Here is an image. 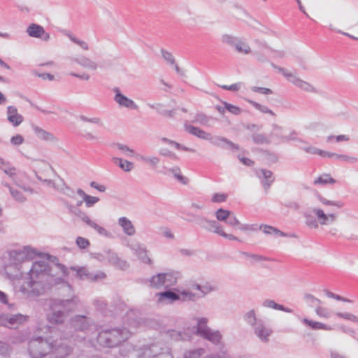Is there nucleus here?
I'll return each mask as SVG.
<instances>
[{"mask_svg":"<svg viewBox=\"0 0 358 358\" xmlns=\"http://www.w3.org/2000/svg\"><path fill=\"white\" fill-rule=\"evenodd\" d=\"M234 48L237 52L241 55H247L252 52V50L249 44L240 38H238L236 44H235Z\"/></svg>","mask_w":358,"mask_h":358,"instance_id":"obj_42","label":"nucleus"},{"mask_svg":"<svg viewBox=\"0 0 358 358\" xmlns=\"http://www.w3.org/2000/svg\"><path fill=\"white\" fill-rule=\"evenodd\" d=\"M40 253L34 248L27 245L21 249L15 250L9 253V257L15 262H22L26 260L33 259Z\"/></svg>","mask_w":358,"mask_h":358,"instance_id":"obj_12","label":"nucleus"},{"mask_svg":"<svg viewBox=\"0 0 358 358\" xmlns=\"http://www.w3.org/2000/svg\"><path fill=\"white\" fill-rule=\"evenodd\" d=\"M303 299L308 306L315 308L322 303L320 299L310 294H306L303 296Z\"/></svg>","mask_w":358,"mask_h":358,"instance_id":"obj_50","label":"nucleus"},{"mask_svg":"<svg viewBox=\"0 0 358 358\" xmlns=\"http://www.w3.org/2000/svg\"><path fill=\"white\" fill-rule=\"evenodd\" d=\"M162 292L157 293L155 298L157 303L161 305L171 304L176 301H179L178 296L176 291H173L169 289Z\"/></svg>","mask_w":358,"mask_h":358,"instance_id":"obj_24","label":"nucleus"},{"mask_svg":"<svg viewBox=\"0 0 358 358\" xmlns=\"http://www.w3.org/2000/svg\"><path fill=\"white\" fill-rule=\"evenodd\" d=\"M225 223L232 228H235L240 225V222L234 213H231Z\"/></svg>","mask_w":358,"mask_h":358,"instance_id":"obj_60","label":"nucleus"},{"mask_svg":"<svg viewBox=\"0 0 358 358\" xmlns=\"http://www.w3.org/2000/svg\"><path fill=\"white\" fill-rule=\"evenodd\" d=\"M208 141L214 145L223 148H229L231 150H238L239 146L227 138L222 136H212L210 135Z\"/></svg>","mask_w":358,"mask_h":358,"instance_id":"obj_26","label":"nucleus"},{"mask_svg":"<svg viewBox=\"0 0 358 358\" xmlns=\"http://www.w3.org/2000/svg\"><path fill=\"white\" fill-rule=\"evenodd\" d=\"M114 148L119 150L121 154L127 157H131L135 155L134 150L130 148L129 146L122 143H116L114 145Z\"/></svg>","mask_w":358,"mask_h":358,"instance_id":"obj_47","label":"nucleus"},{"mask_svg":"<svg viewBox=\"0 0 358 358\" xmlns=\"http://www.w3.org/2000/svg\"><path fill=\"white\" fill-rule=\"evenodd\" d=\"M106 261L108 264L118 267L121 269H126L128 268V263L120 259L117 254L110 250H106Z\"/></svg>","mask_w":358,"mask_h":358,"instance_id":"obj_27","label":"nucleus"},{"mask_svg":"<svg viewBox=\"0 0 358 358\" xmlns=\"http://www.w3.org/2000/svg\"><path fill=\"white\" fill-rule=\"evenodd\" d=\"M192 288L199 292L196 294L199 295V299L203 298L210 293L219 290V287L217 283L212 281H206L203 285H201L192 280Z\"/></svg>","mask_w":358,"mask_h":358,"instance_id":"obj_20","label":"nucleus"},{"mask_svg":"<svg viewBox=\"0 0 358 358\" xmlns=\"http://www.w3.org/2000/svg\"><path fill=\"white\" fill-rule=\"evenodd\" d=\"M257 176L262 179V184L265 189H268L274 181L273 173L269 170L261 169L257 172Z\"/></svg>","mask_w":358,"mask_h":358,"instance_id":"obj_34","label":"nucleus"},{"mask_svg":"<svg viewBox=\"0 0 358 358\" xmlns=\"http://www.w3.org/2000/svg\"><path fill=\"white\" fill-rule=\"evenodd\" d=\"M194 320L196 322L195 326L187 327L183 331L171 330L169 332L170 336L176 341H190L194 335L203 337L210 329L208 326V319L204 317H196Z\"/></svg>","mask_w":358,"mask_h":358,"instance_id":"obj_6","label":"nucleus"},{"mask_svg":"<svg viewBox=\"0 0 358 358\" xmlns=\"http://www.w3.org/2000/svg\"><path fill=\"white\" fill-rule=\"evenodd\" d=\"M65 34L72 42L77 44L82 50L85 51L89 50V44L86 41L78 38L69 32H66Z\"/></svg>","mask_w":358,"mask_h":358,"instance_id":"obj_49","label":"nucleus"},{"mask_svg":"<svg viewBox=\"0 0 358 358\" xmlns=\"http://www.w3.org/2000/svg\"><path fill=\"white\" fill-rule=\"evenodd\" d=\"M243 320L248 325L254 327L259 319H257L255 310L251 309L243 315Z\"/></svg>","mask_w":358,"mask_h":358,"instance_id":"obj_45","label":"nucleus"},{"mask_svg":"<svg viewBox=\"0 0 358 358\" xmlns=\"http://www.w3.org/2000/svg\"><path fill=\"white\" fill-rule=\"evenodd\" d=\"M252 139L256 144H268L271 143V141L262 134H253Z\"/></svg>","mask_w":358,"mask_h":358,"instance_id":"obj_57","label":"nucleus"},{"mask_svg":"<svg viewBox=\"0 0 358 358\" xmlns=\"http://www.w3.org/2000/svg\"><path fill=\"white\" fill-rule=\"evenodd\" d=\"M177 292L179 301L182 302H194L199 299V295L194 292V289L192 288V280L185 287H178L175 289Z\"/></svg>","mask_w":358,"mask_h":358,"instance_id":"obj_19","label":"nucleus"},{"mask_svg":"<svg viewBox=\"0 0 358 358\" xmlns=\"http://www.w3.org/2000/svg\"><path fill=\"white\" fill-rule=\"evenodd\" d=\"M127 246L143 263L146 264H152V260L148 255V251L143 243L138 241H132L128 243Z\"/></svg>","mask_w":358,"mask_h":358,"instance_id":"obj_17","label":"nucleus"},{"mask_svg":"<svg viewBox=\"0 0 358 358\" xmlns=\"http://www.w3.org/2000/svg\"><path fill=\"white\" fill-rule=\"evenodd\" d=\"M300 148L305 151L306 153L312 155H318L323 157L324 155H327L326 151L320 150L312 145L301 146Z\"/></svg>","mask_w":358,"mask_h":358,"instance_id":"obj_53","label":"nucleus"},{"mask_svg":"<svg viewBox=\"0 0 358 358\" xmlns=\"http://www.w3.org/2000/svg\"><path fill=\"white\" fill-rule=\"evenodd\" d=\"M73 60L76 64L88 70L96 71L98 69L97 63L86 56L79 55Z\"/></svg>","mask_w":358,"mask_h":358,"instance_id":"obj_30","label":"nucleus"},{"mask_svg":"<svg viewBox=\"0 0 358 358\" xmlns=\"http://www.w3.org/2000/svg\"><path fill=\"white\" fill-rule=\"evenodd\" d=\"M336 180L331 177L329 174H323L317 178L315 181V185H324L327 184H334Z\"/></svg>","mask_w":358,"mask_h":358,"instance_id":"obj_52","label":"nucleus"},{"mask_svg":"<svg viewBox=\"0 0 358 358\" xmlns=\"http://www.w3.org/2000/svg\"><path fill=\"white\" fill-rule=\"evenodd\" d=\"M335 315L338 318H342L358 324V317L351 313L336 312Z\"/></svg>","mask_w":358,"mask_h":358,"instance_id":"obj_55","label":"nucleus"},{"mask_svg":"<svg viewBox=\"0 0 358 358\" xmlns=\"http://www.w3.org/2000/svg\"><path fill=\"white\" fill-rule=\"evenodd\" d=\"M205 353L203 348H195L188 350L184 352L182 358H201ZM203 358H215L213 355H209Z\"/></svg>","mask_w":358,"mask_h":358,"instance_id":"obj_35","label":"nucleus"},{"mask_svg":"<svg viewBox=\"0 0 358 358\" xmlns=\"http://www.w3.org/2000/svg\"><path fill=\"white\" fill-rule=\"evenodd\" d=\"M254 334L263 343H268L273 334L272 328L264 320H259L256 325L252 327Z\"/></svg>","mask_w":358,"mask_h":358,"instance_id":"obj_15","label":"nucleus"},{"mask_svg":"<svg viewBox=\"0 0 358 358\" xmlns=\"http://www.w3.org/2000/svg\"><path fill=\"white\" fill-rule=\"evenodd\" d=\"M247 101L261 113L269 114L273 117H275V113L273 110L269 109L266 106L262 105L250 99H247Z\"/></svg>","mask_w":358,"mask_h":358,"instance_id":"obj_48","label":"nucleus"},{"mask_svg":"<svg viewBox=\"0 0 358 358\" xmlns=\"http://www.w3.org/2000/svg\"><path fill=\"white\" fill-rule=\"evenodd\" d=\"M316 197L317 201L324 206H334L337 208H341L344 206L343 202L341 201L329 200L320 194H317Z\"/></svg>","mask_w":358,"mask_h":358,"instance_id":"obj_41","label":"nucleus"},{"mask_svg":"<svg viewBox=\"0 0 358 358\" xmlns=\"http://www.w3.org/2000/svg\"><path fill=\"white\" fill-rule=\"evenodd\" d=\"M50 313L47 316L48 321L54 324H61L65 321L67 315L65 312L56 306L51 301L50 303Z\"/></svg>","mask_w":358,"mask_h":358,"instance_id":"obj_22","label":"nucleus"},{"mask_svg":"<svg viewBox=\"0 0 358 358\" xmlns=\"http://www.w3.org/2000/svg\"><path fill=\"white\" fill-rule=\"evenodd\" d=\"M136 157L138 160L144 162L152 168H155L159 163V159L155 156L148 157L142 155H136Z\"/></svg>","mask_w":358,"mask_h":358,"instance_id":"obj_44","label":"nucleus"},{"mask_svg":"<svg viewBox=\"0 0 358 358\" xmlns=\"http://www.w3.org/2000/svg\"><path fill=\"white\" fill-rule=\"evenodd\" d=\"M113 162L125 172H130L134 168L132 162L120 157H113Z\"/></svg>","mask_w":358,"mask_h":358,"instance_id":"obj_38","label":"nucleus"},{"mask_svg":"<svg viewBox=\"0 0 358 358\" xmlns=\"http://www.w3.org/2000/svg\"><path fill=\"white\" fill-rule=\"evenodd\" d=\"M202 338L209 341L214 344H218L220 343L222 335L219 331H215L210 329L209 331H208Z\"/></svg>","mask_w":358,"mask_h":358,"instance_id":"obj_40","label":"nucleus"},{"mask_svg":"<svg viewBox=\"0 0 358 358\" xmlns=\"http://www.w3.org/2000/svg\"><path fill=\"white\" fill-rule=\"evenodd\" d=\"M50 172H52L55 175L58 176L52 166L45 162L38 161L37 164V171H34L36 178L46 185L43 180H48L45 177L49 176Z\"/></svg>","mask_w":358,"mask_h":358,"instance_id":"obj_23","label":"nucleus"},{"mask_svg":"<svg viewBox=\"0 0 358 358\" xmlns=\"http://www.w3.org/2000/svg\"><path fill=\"white\" fill-rule=\"evenodd\" d=\"M70 324L76 331L85 332L94 325V321L83 315H76L70 320Z\"/></svg>","mask_w":358,"mask_h":358,"instance_id":"obj_16","label":"nucleus"},{"mask_svg":"<svg viewBox=\"0 0 358 358\" xmlns=\"http://www.w3.org/2000/svg\"><path fill=\"white\" fill-rule=\"evenodd\" d=\"M315 313L320 318L329 319L331 317V311L321 305L315 308Z\"/></svg>","mask_w":358,"mask_h":358,"instance_id":"obj_51","label":"nucleus"},{"mask_svg":"<svg viewBox=\"0 0 358 358\" xmlns=\"http://www.w3.org/2000/svg\"><path fill=\"white\" fill-rule=\"evenodd\" d=\"M169 173H171L175 178L184 185H187L189 182V179L181 174V171L178 166L167 169Z\"/></svg>","mask_w":358,"mask_h":358,"instance_id":"obj_46","label":"nucleus"},{"mask_svg":"<svg viewBox=\"0 0 358 358\" xmlns=\"http://www.w3.org/2000/svg\"><path fill=\"white\" fill-rule=\"evenodd\" d=\"M260 229L262 231L268 235H274L275 236H283V237H296L294 234H285L275 227L269 225H261Z\"/></svg>","mask_w":358,"mask_h":358,"instance_id":"obj_33","label":"nucleus"},{"mask_svg":"<svg viewBox=\"0 0 358 358\" xmlns=\"http://www.w3.org/2000/svg\"><path fill=\"white\" fill-rule=\"evenodd\" d=\"M62 273L67 276L69 273V270L76 273L75 276L80 280H87L91 282H96L104 280L106 275L101 271H92L87 266H73L69 268L64 265L59 266Z\"/></svg>","mask_w":358,"mask_h":358,"instance_id":"obj_8","label":"nucleus"},{"mask_svg":"<svg viewBox=\"0 0 358 358\" xmlns=\"http://www.w3.org/2000/svg\"><path fill=\"white\" fill-rule=\"evenodd\" d=\"M26 33L31 38H38L45 42H48L50 39V34L46 32L45 29L38 24H30L27 27Z\"/></svg>","mask_w":358,"mask_h":358,"instance_id":"obj_21","label":"nucleus"},{"mask_svg":"<svg viewBox=\"0 0 358 358\" xmlns=\"http://www.w3.org/2000/svg\"><path fill=\"white\" fill-rule=\"evenodd\" d=\"M76 242L80 249H85L90 245L89 240L83 237H78Z\"/></svg>","mask_w":358,"mask_h":358,"instance_id":"obj_63","label":"nucleus"},{"mask_svg":"<svg viewBox=\"0 0 358 358\" xmlns=\"http://www.w3.org/2000/svg\"><path fill=\"white\" fill-rule=\"evenodd\" d=\"M306 224L310 229H316L321 226L334 224L338 220L336 213H326L324 210L319 206L310 208L304 215Z\"/></svg>","mask_w":358,"mask_h":358,"instance_id":"obj_3","label":"nucleus"},{"mask_svg":"<svg viewBox=\"0 0 358 358\" xmlns=\"http://www.w3.org/2000/svg\"><path fill=\"white\" fill-rule=\"evenodd\" d=\"M232 213L233 212L228 210H225L223 208H219L215 212V217L218 221L225 222L227 220V219L229 218V217H230V215H231Z\"/></svg>","mask_w":358,"mask_h":358,"instance_id":"obj_56","label":"nucleus"},{"mask_svg":"<svg viewBox=\"0 0 358 358\" xmlns=\"http://www.w3.org/2000/svg\"><path fill=\"white\" fill-rule=\"evenodd\" d=\"M134 354L136 358H174L170 347L162 342L136 347Z\"/></svg>","mask_w":358,"mask_h":358,"instance_id":"obj_4","label":"nucleus"},{"mask_svg":"<svg viewBox=\"0 0 358 358\" xmlns=\"http://www.w3.org/2000/svg\"><path fill=\"white\" fill-rule=\"evenodd\" d=\"M179 278V273L176 271L159 273L152 276L148 280L149 286L155 289H169L176 285Z\"/></svg>","mask_w":358,"mask_h":358,"instance_id":"obj_9","label":"nucleus"},{"mask_svg":"<svg viewBox=\"0 0 358 358\" xmlns=\"http://www.w3.org/2000/svg\"><path fill=\"white\" fill-rule=\"evenodd\" d=\"M29 317L23 314L6 313L0 315V326L15 329L20 325L26 323Z\"/></svg>","mask_w":358,"mask_h":358,"instance_id":"obj_11","label":"nucleus"},{"mask_svg":"<svg viewBox=\"0 0 358 358\" xmlns=\"http://www.w3.org/2000/svg\"><path fill=\"white\" fill-rule=\"evenodd\" d=\"M117 223L122 228L124 234L129 236L135 235V227L129 219L126 217H120L118 218Z\"/></svg>","mask_w":358,"mask_h":358,"instance_id":"obj_31","label":"nucleus"},{"mask_svg":"<svg viewBox=\"0 0 358 358\" xmlns=\"http://www.w3.org/2000/svg\"><path fill=\"white\" fill-rule=\"evenodd\" d=\"M57 180H43V181L46 183L48 187H51L55 191L69 198L73 199L75 197L74 190L68 186L64 179L59 176H57Z\"/></svg>","mask_w":358,"mask_h":358,"instance_id":"obj_14","label":"nucleus"},{"mask_svg":"<svg viewBox=\"0 0 358 358\" xmlns=\"http://www.w3.org/2000/svg\"><path fill=\"white\" fill-rule=\"evenodd\" d=\"M32 129L38 138L41 141H48V142H54L56 141L57 138L53 135V134L44 130L41 127L37 125H32Z\"/></svg>","mask_w":358,"mask_h":358,"instance_id":"obj_32","label":"nucleus"},{"mask_svg":"<svg viewBox=\"0 0 358 358\" xmlns=\"http://www.w3.org/2000/svg\"><path fill=\"white\" fill-rule=\"evenodd\" d=\"M113 92H115L114 101L119 106L134 110L138 108L136 103L133 100L122 94L118 87H115Z\"/></svg>","mask_w":358,"mask_h":358,"instance_id":"obj_25","label":"nucleus"},{"mask_svg":"<svg viewBox=\"0 0 358 358\" xmlns=\"http://www.w3.org/2000/svg\"><path fill=\"white\" fill-rule=\"evenodd\" d=\"M28 351L33 358H41L50 352V358H67L73 351L67 337L60 333L43 338L36 337L29 342Z\"/></svg>","mask_w":358,"mask_h":358,"instance_id":"obj_2","label":"nucleus"},{"mask_svg":"<svg viewBox=\"0 0 358 358\" xmlns=\"http://www.w3.org/2000/svg\"><path fill=\"white\" fill-rule=\"evenodd\" d=\"M132 332L127 328H115L101 331L98 336L99 343L106 347L115 348L127 341Z\"/></svg>","mask_w":358,"mask_h":358,"instance_id":"obj_5","label":"nucleus"},{"mask_svg":"<svg viewBox=\"0 0 358 358\" xmlns=\"http://www.w3.org/2000/svg\"><path fill=\"white\" fill-rule=\"evenodd\" d=\"M185 129L189 134L203 140H207L210 138V134L206 132L199 127H196L192 125H185Z\"/></svg>","mask_w":358,"mask_h":358,"instance_id":"obj_36","label":"nucleus"},{"mask_svg":"<svg viewBox=\"0 0 358 358\" xmlns=\"http://www.w3.org/2000/svg\"><path fill=\"white\" fill-rule=\"evenodd\" d=\"M77 194L83 198L85 206L87 208L92 207L99 201L98 197L88 195L82 189L80 188L77 189Z\"/></svg>","mask_w":358,"mask_h":358,"instance_id":"obj_39","label":"nucleus"},{"mask_svg":"<svg viewBox=\"0 0 358 358\" xmlns=\"http://www.w3.org/2000/svg\"><path fill=\"white\" fill-rule=\"evenodd\" d=\"M326 154L324 155V157H328V158H335L336 159H341L343 162H346L348 163H355L357 162V159L356 157L346 155H338L334 152H329L326 151Z\"/></svg>","mask_w":358,"mask_h":358,"instance_id":"obj_43","label":"nucleus"},{"mask_svg":"<svg viewBox=\"0 0 358 358\" xmlns=\"http://www.w3.org/2000/svg\"><path fill=\"white\" fill-rule=\"evenodd\" d=\"M271 66L277 69L280 73L282 74L284 77L286 78V79L292 83L294 85H295L296 87L301 89V90H303L306 92L308 93H313V94H317L318 90L311 83L303 80V79L300 78L299 77L296 76L294 73H292L289 70L280 67L274 64L273 63H271Z\"/></svg>","mask_w":358,"mask_h":358,"instance_id":"obj_10","label":"nucleus"},{"mask_svg":"<svg viewBox=\"0 0 358 358\" xmlns=\"http://www.w3.org/2000/svg\"><path fill=\"white\" fill-rule=\"evenodd\" d=\"M301 321L304 324L310 327L312 329H314V330H319V329H322V330H325V331L332 330V327L331 326H329L327 324H325L320 322L313 321L311 320H308L307 318H303L301 320Z\"/></svg>","mask_w":358,"mask_h":358,"instance_id":"obj_37","label":"nucleus"},{"mask_svg":"<svg viewBox=\"0 0 358 358\" xmlns=\"http://www.w3.org/2000/svg\"><path fill=\"white\" fill-rule=\"evenodd\" d=\"M24 141V137L20 134H16L11 137L10 142L12 145L17 146L22 145Z\"/></svg>","mask_w":358,"mask_h":358,"instance_id":"obj_61","label":"nucleus"},{"mask_svg":"<svg viewBox=\"0 0 358 358\" xmlns=\"http://www.w3.org/2000/svg\"><path fill=\"white\" fill-rule=\"evenodd\" d=\"M213 120L212 117H208L203 113H197L194 117V122L203 126H210V121Z\"/></svg>","mask_w":358,"mask_h":358,"instance_id":"obj_54","label":"nucleus"},{"mask_svg":"<svg viewBox=\"0 0 358 358\" xmlns=\"http://www.w3.org/2000/svg\"><path fill=\"white\" fill-rule=\"evenodd\" d=\"M6 116L7 120L15 127H18L24 121V117L14 106L7 107Z\"/></svg>","mask_w":358,"mask_h":358,"instance_id":"obj_28","label":"nucleus"},{"mask_svg":"<svg viewBox=\"0 0 358 358\" xmlns=\"http://www.w3.org/2000/svg\"><path fill=\"white\" fill-rule=\"evenodd\" d=\"M162 57L163 58L170 64H175V58L173 57V55L166 51V50H162Z\"/></svg>","mask_w":358,"mask_h":358,"instance_id":"obj_64","label":"nucleus"},{"mask_svg":"<svg viewBox=\"0 0 358 358\" xmlns=\"http://www.w3.org/2000/svg\"><path fill=\"white\" fill-rule=\"evenodd\" d=\"M0 170L3 171L13 183L23 189L24 192L29 194L34 193V189L29 185L24 183V179L27 177V173L18 170L13 164L0 157Z\"/></svg>","mask_w":358,"mask_h":358,"instance_id":"obj_7","label":"nucleus"},{"mask_svg":"<svg viewBox=\"0 0 358 358\" xmlns=\"http://www.w3.org/2000/svg\"><path fill=\"white\" fill-rule=\"evenodd\" d=\"M51 301L59 309L65 312L68 316L69 313L75 311L80 303L78 296L73 294L69 299H55Z\"/></svg>","mask_w":358,"mask_h":358,"instance_id":"obj_13","label":"nucleus"},{"mask_svg":"<svg viewBox=\"0 0 358 358\" xmlns=\"http://www.w3.org/2000/svg\"><path fill=\"white\" fill-rule=\"evenodd\" d=\"M221 40L222 43L234 48L235 44H236L237 41L238 40V38L229 34H224L222 35Z\"/></svg>","mask_w":358,"mask_h":358,"instance_id":"obj_59","label":"nucleus"},{"mask_svg":"<svg viewBox=\"0 0 358 358\" xmlns=\"http://www.w3.org/2000/svg\"><path fill=\"white\" fill-rule=\"evenodd\" d=\"M194 217L200 227L219 235L222 227L217 221L209 220L203 215H194Z\"/></svg>","mask_w":358,"mask_h":358,"instance_id":"obj_18","label":"nucleus"},{"mask_svg":"<svg viewBox=\"0 0 358 358\" xmlns=\"http://www.w3.org/2000/svg\"><path fill=\"white\" fill-rule=\"evenodd\" d=\"M1 185L8 189L10 196L15 201L20 203L26 201L27 198L22 192L23 189L20 187H17V185H15L16 187H13L6 181H2Z\"/></svg>","mask_w":358,"mask_h":358,"instance_id":"obj_29","label":"nucleus"},{"mask_svg":"<svg viewBox=\"0 0 358 358\" xmlns=\"http://www.w3.org/2000/svg\"><path fill=\"white\" fill-rule=\"evenodd\" d=\"M50 271V266L47 261L34 262L29 271L23 278V283L19 291L27 298L43 295L52 286L58 285H62L69 292H73L72 286L68 282L53 276Z\"/></svg>","mask_w":358,"mask_h":358,"instance_id":"obj_1","label":"nucleus"},{"mask_svg":"<svg viewBox=\"0 0 358 358\" xmlns=\"http://www.w3.org/2000/svg\"><path fill=\"white\" fill-rule=\"evenodd\" d=\"M222 105L224 106V108H226V110L233 115H238L242 112V109L236 106L229 103L226 101H222Z\"/></svg>","mask_w":358,"mask_h":358,"instance_id":"obj_58","label":"nucleus"},{"mask_svg":"<svg viewBox=\"0 0 358 358\" xmlns=\"http://www.w3.org/2000/svg\"><path fill=\"white\" fill-rule=\"evenodd\" d=\"M262 306L265 308L279 310L280 304L275 303L273 300L266 299L263 301Z\"/></svg>","mask_w":358,"mask_h":358,"instance_id":"obj_62","label":"nucleus"}]
</instances>
